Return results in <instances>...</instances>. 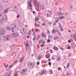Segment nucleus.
Wrapping results in <instances>:
<instances>
[{
	"label": "nucleus",
	"instance_id": "nucleus-1",
	"mask_svg": "<svg viewBox=\"0 0 76 76\" xmlns=\"http://www.w3.org/2000/svg\"><path fill=\"white\" fill-rule=\"evenodd\" d=\"M6 34V30L5 29L3 28L0 30V37H4Z\"/></svg>",
	"mask_w": 76,
	"mask_h": 76
},
{
	"label": "nucleus",
	"instance_id": "nucleus-2",
	"mask_svg": "<svg viewBox=\"0 0 76 76\" xmlns=\"http://www.w3.org/2000/svg\"><path fill=\"white\" fill-rule=\"evenodd\" d=\"M34 63H32L31 62H28L27 63L28 66L30 68H32V67H33L34 66Z\"/></svg>",
	"mask_w": 76,
	"mask_h": 76
},
{
	"label": "nucleus",
	"instance_id": "nucleus-3",
	"mask_svg": "<svg viewBox=\"0 0 76 76\" xmlns=\"http://www.w3.org/2000/svg\"><path fill=\"white\" fill-rule=\"evenodd\" d=\"M16 24L15 23H13L11 25L12 28H11V30L12 31V32H14V29L16 28Z\"/></svg>",
	"mask_w": 76,
	"mask_h": 76
},
{
	"label": "nucleus",
	"instance_id": "nucleus-4",
	"mask_svg": "<svg viewBox=\"0 0 76 76\" xmlns=\"http://www.w3.org/2000/svg\"><path fill=\"white\" fill-rule=\"evenodd\" d=\"M34 4L35 6H37L38 8H39V6L40 4V3L39 2H38L37 0H34Z\"/></svg>",
	"mask_w": 76,
	"mask_h": 76
},
{
	"label": "nucleus",
	"instance_id": "nucleus-5",
	"mask_svg": "<svg viewBox=\"0 0 76 76\" xmlns=\"http://www.w3.org/2000/svg\"><path fill=\"white\" fill-rule=\"evenodd\" d=\"M10 37L9 36H7L4 37V39L5 41H7V40H9V39H10Z\"/></svg>",
	"mask_w": 76,
	"mask_h": 76
},
{
	"label": "nucleus",
	"instance_id": "nucleus-6",
	"mask_svg": "<svg viewBox=\"0 0 76 76\" xmlns=\"http://www.w3.org/2000/svg\"><path fill=\"white\" fill-rule=\"evenodd\" d=\"M12 34V37L13 38H15L18 37V33H13Z\"/></svg>",
	"mask_w": 76,
	"mask_h": 76
},
{
	"label": "nucleus",
	"instance_id": "nucleus-7",
	"mask_svg": "<svg viewBox=\"0 0 76 76\" xmlns=\"http://www.w3.org/2000/svg\"><path fill=\"white\" fill-rule=\"evenodd\" d=\"M21 33L23 35L26 33V31L24 29H23V30L21 31Z\"/></svg>",
	"mask_w": 76,
	"mask_h": 76
},
{
	"label": "nucleus",
	"instance_id": "nucleus-8",
	"mask_svg": "<svg viewBox=\"0 0 76 76\" xmlns=\"http://www.w3.org/2000/svg\"><path fill=\"white\" fill-rule=\"evenodd\" d=\"M27 72V69H24L23 70V75H25L26 73V72Z\"/></svg>",
	"mask_w": 76,
	"mask_h": 76
},
{
	"label": "nucleus",
	"instance_id": "nucleus-9",
	"mask_svg": "<svg viewBox=\"0 0 76 76\" xmlns=\"http://www.w3.org/2000/svg\"><path fill=\"white\" fill-rule=\"evenodd\" d=\"M6 29L8 31H11V30H12V28H10V27L9 26H7Z\"/></svg>",
	"mask_w": 76,
	"mask_h": 76
},
{
	"label": "nucleus",
	"instance_id": "nucleus-10",
	"mask_svg": "<svg viewBox=\"0 0 76 76\" xmlns=\"http://www.w3.org/2000/svg\"><path fill=\"white\" fill-rule=\"evenodd\" d=\"M58 14H59V16H62L63 15V13H61V11H60V12H58Z\"/></svg>",
	"mask_w": 76,
	"mask_h": 76
},
{
	"label": "nucleus",
	"instance_id": "nucleus-11",
	"mask_svg": "<svg viewBox=\"0 0 76 76\" xmlns=\"http://www.w3.org/2000/svg\"><path fill=\"white\" fill-rule=\"evenodd\" d=\"M53 49H54L55 51L58 50V48L56 46H55L53 48Z\"/></svg>",
	"mask_w": 76,
	"mask_h": 76
},
{
	"label": "nucleus",
	"instance_id": "nucleus-12",
	"mask_svg": "<svg viewBox=\"0 0 76 76\" xmlns=\"http://www.w3.org/2000/svg\"><path fill=\"white\" fill-rule=\"evenodd\" d=\"M42 37H47V36L45 34H44V33H43L42 35Z\"/></svg>",
	"mask_w": 76,
	"mask_h": 76
},
{
	"label": "nucleus",
	"instance_id": "nucleus-13",
	"mask_svg": "<svg viewBox=\"0 0 76 76\" xmlns=\"http://www.w3.org/2000/svg\"><path fill=\"white\" fill-rule=\"evenodd\" d=\"M56 33V31L55 29H53L52 31V33L55 34Z\"/></svg>",
	"mask_w": 76,
	"mask_h": 76
},
{
	"label": "nucleus",
	"instance_id": "nucleus-14",
	"mask_svg": "<svg viewBox=\"0 0 76 76\" xmlns=\"http://www.w3.org/2000/svg\"><path fill=\"white\" fill-rule=\"evenodd\" d=\"M4 22V18H2L1 19V23H3Z\"/></svg>",
	"mask_w": 76,
	"mask_h": 76
},
{
	"label": "nucleus",
	"instance_id": "nucleus-15",
	"mask_svg": "<svg viewBox=\"0 0 76 76\" xmlns=\"http://www.w3.org/2000/svg\"><path fill=\"white\" fill-rule=\"evenodd\" d=\"M42 42H43V40H42V39H41L39 41V43L40 44H41L42 43Z\"/></svg>",
	"mask_w": 76,
	"mask_h": 76
},
{
	"label": "nucleus",
	"instance_id": "nucleus-16",
	"mask_svg": "<svg viewBox=\"0 0 76 76\" xmlns=\"http://www.w3.org/2000/svg\"><path fill=\"white\" fill-rule=\"evenodd\" d=\"M37 58L38 60H40L41 58H42V56H39Z\"/></svg>",
	"mask_w": 76,
	"mask_h": 76
},
{
	"label": "nucleus",
	"instance_id": "nucleus-17",
	"mask_svg": "<svg viewBox=\"0 0 76 76\" xmlns=\"http://www.w3.org/2000/svg\"><path fill=\"white\" fill-rule=\"evenodd\" d=\"M8 10H9V9H7L5 10L4 11V12L5 13H7V12H8Z\"/></svg>",
	"mask_w": 76,
	"mask_h": 76
},
{
	"label": "nucleus",
	"instance_id": "nucleus-18",
	"mask_svg": "<svg viewBox=\"0 0 76 76\" xmlns=\"http://www.w3.org/2000/svg\"><path fill=\"white\" fill-rule=\"evenodd\" d=\"M3 3H7L8 2V0H3Z\"/></svg>",
	"mask_w": 76,
	"mask_h": 76
},
{
	"label": "nucleus",
	"instance_id": "nucleus-19",
	"mask_svg": "<svg viewBox=\"0 0 76 76\" xmlns=\"http://www.w3.org/2000/svg\"><path fill=\"white\" fill-rule=\"evenodd\" d=\"M46 58H50V56H49V55L48 54H46Z\"/></svg>",
	"mask_w": 76,
	"mask_h": 76
},
{
	"label": "nucleus",
	"instance_id": "nucleus-20",
	"mask_svg": "<svg viewBox=\"0 0 76 76\" xmlns=\"http://www.w3.org/2000/svg\"><path fill=\"white\" fill-rule=\"evenodd\" d=\"M65 17L64 16H62L61 17L59 18V19H63V18H64Z\"/></svg>",
	"mask_w": 76,
	"mask_h": 76
},
{
	"label": "nucleus",
	"instance_id": "nucleus-21",
	"mask_svg": "<svg viewBox=\"0 0 76 76\" xmlns=\"http://www.w3.org/2000/svg\"><path fill=\"white\" fill-rule=\"evenodd\" d=\"M42 75H43V74H45V71H42Z\"/></svg>",
	"mask_w": 76,
	"mask_h": 76
},
{
	"label": "nucleus",
	"instance_id": "nucleus-22",
	"mask_svg": "<svg viewBox=\"0 0 76 76\" xmlns=\"http://www.w3.org/2000/svg\"><path fill=\"white\" fill-rule=\"evenodd\" d=\"M58 39V37L57 36H56L53 38V39H55V40L56 39Z\"/></svg>",
	"mask_w": 76,
	"mask_h": 76
},
{
	"label": "nucleus",
	"instance_id": "nucleus-23",
	"mask_svg": "<svg viewBox=\"0 0 76 76\" xmlns=\"http://www.w3.org/2000/svg\"><path fill=\"white\" fill-rule=\"evenodd\" d=\"M28 1H29V2H28V3H29L30 4H31L32 3V0H28Z\"/></svg>",
	"mask_w": 76,
	"mask_h": 76
},
{
	"label": "nucleus",
	"instance_id": "nucleus-24",
	"mask_svg": "<svg viewBox=\"0 0 76 76\" xmlns=\"http://www.w3.org/2000/svg\"><path fill=\"white\" fill-rule=\"evenodd\" d=\"M28 6L29 7H32V4H31L28 3Z\"/></svg>",
	"mask_w": 76,
	"mask_h": 76
},
{
	"label": "nucleus",
	"instance_id": "nucleus-25",
	"mask_svg": "<svg viewBox=\"0 0 76 76\" xmlns=\"http://www.w3.org/2000/svg\"><path fill=\"white\" fill-rule=\"evenodd\" d=\"M9 74V75H11V74L12 73V71H10L8 73Z\"/></svg>",
	"mask_w": 76,
	"mask_h": 76
},
{
	"label": "nucleus",
	"instance_id": "nucleus-26",
	"mask_svg": "<svg viewBox=\"0 0 76 76\" xmlns=\"http://www.w3.org/2000/svg\"><path fill=\"white\" fill-rule=\"evenodd\" d=\"M35 21L36 22H37V20H39V18H35Z\"/></svg>",
	"mask_w": 76,
	"mask_h": 76
},
{
	"label": "nucleus",
	"instance_id": "nucleus-27",
	"mask_svg": "<svg viewBox=\"0 0 76 76\" xmlns=\"http://www.w3.org/2000/svg\"><path fill=\"white\" fill-rule=\"evenodd\" d=\"M14 76H18V74L17 73H15L14 74Z\"/></svg>",
	"mask_w": 76,
	"mask_h": 76
},
{
	"label": "nucleus",
	"instance_id": "nucleus-28",
	"mask_svg": "<svg viewBox=\"0 0 76 76\" xmlns=\"http://www.w3.org/2000/svg\"><path fill=\"white\" fill-rule=\"evenodd\" d=\"M35 31H36V32H38V31H40V30H39L38 29H35Z\"/></svg>",
	"mask_w": 76,
	"mask_h": 76
},
{
	"label": "nucleus",
	"instance_id": "nucleus-29",
	"mask_svg": "<svg viewBox=\"0 0 76 76\" xmlns=\"http://www.w3.org/2000/svg\"><path fill=\"white\" fill-rule=\"evenodd\" d=\"M58 61H60V56H58Z\"/></svg>",
	"mask_w": 76,
	"mask_h": 76
},
{
	"label": "nucleus",
	"instance_id": "nucleus-30",
	"mask_svg": "<svg viewBox=\"0 0 76 76\" xmlns=\"http://www.w3.org/2000/svg\"><path fill=\"white\" fill-rule=\"evenodd\" d=\"M69 65H70V63H68V64L67 65V68H68L69 67Z\"/></svg>",
	"mask_w": 76,
	"mask_h": 76
},
{
	"label": "nucleus",
	"instance_id": "nucleus-31",
	"mask_svg": "<svg viewBox=\"0 0 76 76\" xmlns=\"http://www.w3.org/2000/svg\"><path fill=\"white\" fill-rule=\"evenodd\" d=\"M60 29H61V30H60V31H63V28L62 27H60Z\"/></svg>",
	"mask_w": 76,
	"mask_h": 76
},
{
	"label": "nucleus",
	"instance_id": "nucleus-32",
	"mask_svg": "<svg viewBox=\"0 0 76 76\" xmlns=\"http://www.w3.org/2000/svg\"><path fill=\"white\" fill-rule=\"evenodd\" d=\"M5 76H10V75L8 73H7L5 74Z\"/></svg>",
	"mask_w": 76,
	"mask_h": 76
},
{
	"label": "nucleus",
	"instance_id": "nucleus-33",
	"mask_svg": "<svg viewBox=\"0 0 76 76\" xmlns=\"http://www.w3.org/2000/svg\"><path fill=\"white\" fill-rule=\"evenodd\" d=\"M76 34H75L73 36V38H76Z\"/></svg>",
	"mask_w": 76,
	"mask_h": 76
},
{
	"label": "nucleus",
	"instance_id": "nucleus-34",
	"mask_svg": "<svg viewBox=\"0 0 76 76\" xmlns=\"http://www.w3.org/2000/svg\"><path fill=\"white\" fill-rule=\"evenodd\" d=\"M51 42V40H50V39H48V41H47V42Z\"/></svg>",
	"mask_w": 76,
	"mask_h": 76
},
{
	"label": "nucleus",
	"instance_id": "nucleus-35",
	"mask_svg": "<svg viewBox=\"0 0 76 76\" xmlns=\"http://www.w3.org/2000/svg\"><path fill=\"white\" fill-rule=\"evenodd\" d=\"M9 66V65L8 64H7V65H6L5 66V67H6V68H7V67Z\"/></svg>",
	"mask_w": 76,
	"mask_h": 76
},
{
	"label": "nucleus",
	"instance_id": "nucleus-36",
	"mask_svg": "<svg viewBox=\"0 0 76 76\" xmlns=\"http://www.w3.org/2000/svg\"><path fill=\"white\" fill-rule=\"evenodd\" d=\"M48 38H49V39H51V36L50 35H49L48 36Z\"/></svg>",
	"mask_w": 76,
	"mask_h": 76
},
{
	"label": "nucleus",
	"instance_id": "nucleus-37",
	"mask_svg": "<svg viewBox=\"0 0 76 76\" xmlns=\"http://www.w3.org/2000/svg\"><path fill=\"white\" fill-rule=\"evenodd\" d=\"M48 64L49 66H51V63L50 62H49Z\"/></svg>",
	"mask_w": 76,
	"mask_h": 76
},
{
	"label": "nucleus",
	"instance_id": "nucleus-38",
	"mask_svg": "<svg viewBox=\"0 0 76 76\" xmlns=\"http://www.w3.org/2000/svg\"><path fill=\"white\" fill-rule=\"evenodd\" d=\"M12 67H13V65H10V69H11V68H12Z\"/></svg>",
	"mask_w": 76,
	"mask_h": 76
},
{
	"label": "nucleus",
	"instance_id": "nucleus-39",
	"mask_svg": "<svg viewBox=\"0 0 76 76\" xmlns=\"http://www.w3.org/2000/svg\"><path fill=\"white\" fill-rule=\"evenodd\" d=\"M58 34L59 35V36H61V33H60V32H58Z\"/></svg>",
	"mask_w": 76,
	"mask_h": 76
},
{
	"label": "nucleus",
	"instance_id": "nucleus-40",
	"mask_svg": "<svg viewBox=\"0 0 76 76\" xmlns=\"http://www.w3.org/2000/svg\"><path fill=\"white\" fill-rule=\"evenodd\" d=\"M50 72L51 74H53V72L51 70H50Z\"/></svg>",
	"mask_w": 76,
	"mask_h": 76
},
{
	"label": "nucleus",
	"instance_id": "nucleus-41",
	"mask_svg": "<svg viewBox=\"0 0 76 76\" xmlns=\"http://www.w3.org/2000/svg\"><path fill=\"white\" fill-rule=\"evenodd\" d=\"M48 34H50V31L48 30Z\"/></svg>",
	"mask_w": 76,
	"mask_h": 76
},
{
	"label": "nucleus",
	"instance_id": "nucleus-42",
	"mask_svg": "<svg viewBox=\"0 0 76 76\" xmlns=\"http://www.w3.org/2000/svg\"><path fill=\"white\" fill-rule=\"evenodd\" d=\"M47 15L48 16H49V15H50V13H49L48 12L47 13Z\"/></svg>",
	"mask_w": 76,
	"mask_h": 76
},
{
	"label": "nucleus",
	"instance_id": "nucleus-43",
	"mask_svg": "<svg viewBox=\"0 0 76 76\" xmlns=\"http://www.w3.org/2000/svg\"><path fill=\"white\" fill-rule=\"evenodd\" d=\"M59 24L60 28H61L62 27V26H61V24H60V23H59Z\"/></svg>",
	"mask_w": 76,
	"mask_h": 76
},
{
	"label": "nucleus",
	"instance_id": "nucleus-44",
	"mask_svg": "<svg viewBox=\"0 0 76 76\" xmlns=\"http://www.w3.org/2000/svg\"><path fill=\"white\" fill-rule=\"evenodd\" d=\"M39 62L38 61V62H37V65H39Z\"/></svg>",
	"mask_w": 76,
	"mask_h": 76
},
{
	"label": "nucleus",
	"instance_id": "nucleus-45",
	"mask_svg": "<svg viewBox=\"0 0 76 76\" xmlns=\"http://www.w3.org/2000/svg\"><path fill=\"white\" fill-rule=\"evenodd\" d=\"M19 17H20V15H18L17 17V18H19Z\"/></svg>",
	"mask_w": 76,
	"mask_h": 76
},
{
	"label": "nucleus",
	"instance_id": "nucleus-46",
	"mask_svg": "<svg viewBox=\"0 0 76 76\" xmlns=\"http://www.w3.org/2000/svg\"><path fill=\"white\" fill-rule=\"evenodd\" d=\"M68 57H71V56H72V54H69L68 55Z\"/></svg>",
	"mask_w": 76,
	"mask_h": 76
},
{
	"label": "nucleus",
	"instance_id": "nucleus-47",
	"mask_svg": "<svg viewBox=\"0 0 76 76\" xmlns=\"http://www.w3.org/2000/svg\"><path fill=\"white\" fill-rule=\"evenodd\" d=\"M22 61H23V59H21V60L20 61V62L21 63V62H22Z\"/></svg>",
	"mask_w": 76,
	"mask_h": 76
},
{
	"label": "nucleus",
	"instance_id": "nucleus-48",
	"mask_svg": "<svg viewBox=\"0 0 76 76\" xmlns=\"http://www.w3.org/2000/svg\"><path fill=\"white\" fill-rule=\"evenodd\" d=\"M17 7H16V6H15V7H14V10H16L17 9L16 8Z\"/></svg>",
	"mask_w": 76,
	"mask_h": 76
},
{
	"label": "nucleus",
	"instance_id": "nucleus-49",
	"mask_svg": "<svg viewBox=\"0 0 76 76\" xmlns=\"http://www.w3.org/2000/svg\"><path fill=\"white\" fill-rule=\"evenodd\" d=\"M61 68L60 67L58 68V70H60L61 69Z\"/></svg>",
	"mask_w": 76,
	"mask_h": 76
},
{
	"label": "nucleus",
	"instance_id": "nucleus-50",
	"mask_svg": "<svg viewBox=\"0 0 76 76\" xmlns=\"http://www.w3.org/2000/svg\"><path fill=\"white\" fill-rule=\"evenodd\" d=\"M70 47V45H69V46L67 47V49H69Z\"/></svg>",
	"mask_w": 76,
	"mask_h": 76
},
{
	"label": "nucleus",
	"instance_id": "nucleus-51",
	"mask_svg": "<svg viewBox=\"0 0 76 76\" xmlns=\"http://www.w3.org/2000/svg\"><path fill=\"white\" fill-rule=\"evenodd\" d=\"M70 75V73L66 74V75H67V76H69V75Z\"/></svg>",
	"mask_w": 76,
	"mask_h": 76
},
{
	"label": "nucleus",
	"instance_id": "nucleus-52",
	"mask_svg": "<svg viewBox=\"0 0 76 76\" xmlns=\"http://www.w3.org/2000/svg\"><path fill=\"white\" fill-rule=\"evenodd\" d=\"M61 50H62V51L63 50H64V48H62V47H61L60 48Z\"/></svg>",
	"mask_w": 76,
	"mask_h": 76
},
{
	"label": "nucleus",
	"instance_id": "nucleus-53",
	"mask_svg": "<svg viewBox=\"0 0 76 76\" xmlns=\"http://www.w3.org/2000/svg\"><path fill=\"white\" fill-rule=\"evenodd\" d=\"M68 42L69 43H70V42H71V41H70V40H68Z\"/></svg>",
	"mask_w": 76,
	"mask_h": 76
},
{
	"label": "nucleus",
	"instance_id": "nucleus-54",
	"mask_svg": "<svg viewBox=\"0 0 76 76\" xmlns=\"http://www.w3.org/2000/svg\"><path fill=\"white\" fill-rule=\"evenodd\" d=\"M39 25L40 24H38L37 25V27H39Z\"/></svg>",
	"mask_w": 76,
	"mask_h": 76
},
{
	"label": "nucleus",
	"instance_id": "nucleus-55",
	"mask_svg": "<svg viewBox=\"0 0 76 76\" xmlns=\"http://www.w3.org/2000/svg\"><path fill=\"white\" fill-rule=\"evenodd\" d=\"M73 7V5H71V6L70 7V9H72Z\"/></svg>",
	"mask_w": 76,
	"mask_h": 76
},
{
	"label": "nucleus",
	"instance_id": "nucleus-56",
	"mask_svg": "<svg viewBox=\"0 0 76 76\" xmlns=\"http://www.w3.org/2000/svg\"><path fill=\"white\" fill-rule=\"evenodd\" d=\"M55 22H56V23H57L58 22V20H56L55 21Z\"/></svg>",
	"mask_w": 76,
	"mask_h": 76
},
{
	"label": "nucleus",
	"instance_id": "nucleus-57",
	"mask_svg": "<svg viewBox=\"0 0 76 76\" xmlns=\"http://www.w3.org/2000/svg\"><path fill=\"white\" fill-rule=\"evenodd\" d=\"M43 26H45V23H43Z\"/></svg>",
	"mask_w": 76,
	"mask_h": 76
},
{
	"label": "nucleus",
	"instance_id": "nucleus-58",
	"mask_svg": "<svg viewBox=\"0 0 76 76\" xmlns=\"http://www.w3.org/2000/svg\"><path fill=\"white\" fill-rule=\"evenodd\" d=\"M53 25H54V26H55L56 25V23H53Z\"/></svg>",
	"mask_w": 76,
	"mask_h": 76
},
{
	"label": "nucleus",
	"instance_id": "nucleus-59",
	"mask_svg": "<svg viewBox=\"0 0 76 76\" xmlns=\"http://www.w3.org/2000/svg\"><path fill=\"white\" fill-rule=\"evenodd\" d=\"M54 59H55V58L54 57H52V60H54Z\"/></svg>",
	"mask_w": 76,
	"mask_h": 76
},
{
	"label": "nucleus",
	"instance_id": "nucleus-60",
	"mask_svg": "<svg viewBox=\"0 0 76 76\" xmlns=\"http://www.w3.org/2000/svg\"><path fill=\"white\" fill-rule=\"evenodd\" d=\"M16 63H17V61H16L15 62H14L13 64H15Z\"/></svg>",
	"mask_w": 76,
	"mask_h": 76
},
{
	"label": "nucleus",
	"instance_id": "nucleus-61",
	"mask_svg": "<svg viewBox=\"0 0 76 76\" xmlns=\"http://www.w3.org/2000/svg\"><path fill=\"white\" fill-rule=\"evenodd\" d=\"M35 39V37H34V38L33 39V41H34Z\"/></svg>",
	"mask_w": 76,
	"mask_h": 76
},
{
	"label": "nucleus",
	"instance_id": "nucleus-62",
	"mask_svg": "<svg viewBox=\"0 0 76 76\" xmlns=\"http://www.w3.org/2000/svg\"><path fill=\"white\" fill-rule=\"evenodd\" d=\"M38 24H39V25H40L41 24V23H40V21H38Z\"/></svg>",
	"mask_w": 76,
	"mask_h": 76
},
{
	"label": "nucleus",
	"instance_id": "nucleus-63",
	"mask_svg": "<svg viewBox=\"0 0 76 76\" xmlns=\"http://www.w3.org/2000/svg\"><path fill=\"white\" fill-rule=\"evenodd\" d=\"M44 46H45V45H41V47H44Z\"/></svg>",
	"mask_w": 76,
	"mask_h": 76
},
{
	"label": "nucleus",
	"instance_id": "nucleus-64",
	"mask_svg": "<svg viewBox=\"0 0 76 76\" xmlns=\"http://www.w3.org/2000/svg\"><path fill=\"white\" fill-rule=\"evenodd\" d=\"M27 38H29V36H27Z\"/></svg>",
	"mask_w": 76,
	"mask_h": 76
}]
</instances>
